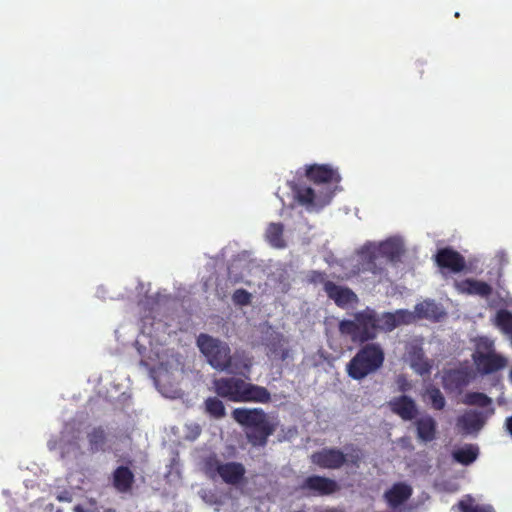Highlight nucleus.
Instances as JSON below:
<instances>
[{
  "label": "nucleus",
  "mask_w": 512,
  "mask_h": 512,
  "mask_svg": "<svg viewBox=\"0 0 512 512\" xmlns=\"http://www.w3.org/2000/svg\"><path fill=\"white\" fill-rule=\"evenodd\" d=\"M405 253L402 241L388 238L379 243L367 242L359 250L355 274L371 273L381 283L388 280L387 263H397Z\"/></svg>",
  "instance_id": "1"
},
{
  "label": "nucleus",
  "mask_w": 512,
  "mask_h": 512,
  "mask_svg": "<svg viewBox=\"0 0 512 512\" xmlns=\"http://www.w3.org/2000/svg\"><path fill=\"white\" fill-rule=\"evenodd\" d=\"M232 417L246 428V438L254 447L266 446L268 438L276 431V424L261 408H235Z\"/></svg>",
  "instance_id": "2"
},
{
  "label": "nucleus",
  "mask_w": 512,
  "mask_h": 512,
  "mask_svg": "<svg viewBox=\"0 0 512 512\" xmlns=\"http://www.w3.org/2000/svg\"><path fill=\"white\" fill-rule=\"evenodd\" d=\"M360 348L346 365V372L353 380L361 381L383 367L385 352L380 343L360 344Z\"/></svg>",
  "instance_id": "3"
},
{
  "label": "nucleus",
  "mask_w": 512,
  "mask_h": 512,
  "mask_svg": "<svg viewBox=\"0 0 512 512\" xmlns=\"http://www.w3.org/2000/svg\"><path fill=\"white\" fill-rule=\"evenodd\" d=\"M339 332L349 336L353 343H371L378 335V314L367 307L355 313L354 319L340 321Z\"/></svg>",
  "instance_id": "4"
},
{
  "label": "nucleus",
  "mask_w": 512,
  "mask_h": 512,
  "mask_svg": "<svg viewBox=\"0 0 512 512\" xmlns=\"http://www.w3.org/2000/svg\"><path fill=\"white\" fill-rule=\"evenodd\" d=\"M472 360L476 370L481 375H489L504 369L508 360L494 350L493 341L488 338H480L476 350L472 354Z\"/></svg>",
  "instance_id": "5"
},
{
  "label": "nucleus",
  "mask_w": 512,
  "mask_h": 512,
  "mask_svg": "<svg viewBox=\"0 0 512 512\" xmlns=\"http://www.w3.org/2000/svg\"><path fill=\"white\" fill-rule=\"evenodd\" d=\"M197 346L213 368L221 371L228 366L231 350L227 343L208 334L201 333L197 337Z\"/></svg>",
  "instance_id": "6"
},
{
  "label": "nucleus",
  "mask_w": 512,
  "mask_h": 512,
  "mask_svg": "<svg viewBox=\"0 0 512 512\" xmlns=\"http://www.w3.org/2000/svg\"><path fill=\"white\" fill-rule=\"evenodd\" d=\"M495 413L490 407L485 411L467 410L456 420V427L463 435L477 434L486 424L487 419Z\"/></svg>",
  "instance_id": "7"
},
{
  "label": "nucleus",
  "mask_w": 512,
  "mask_h": 512,
  "mask_svg": "<svg viewBox=\"0 0 512 512\" xmlns=\"http://www.w3.org/2000/svg\"><path fill=\"white\" fill-rule=\"evenodd\" d=\"M299 490L309 496H329L339 490L338 483L328 477L311 475L299 485Z\"/></svg>",
  "instance_id": "8"
},
{
  "label": "nucleus",
  "mask_w": 512,
  "mask_h": 512,
  "mask_svg": "<svg viewBox=\"0 0 512 512\" xmlns=\"http://www.w3.org/2000/svg\"><path fill=\"white\" fill-rule=\"evenodd\" d=\"M434 258L436 265L442 273L447 271L457 274L466 270V261L464 256L451 247L438 249Z\"/></svg>",
  "instance_id": "9"
},
{
  "label": "nucleus",
  "mask_w": 512,
  "mask_h": 512,
  "mask_svg": "<svg viewBox=\"0 0 512 512\" xmlns=\"http://www.w3.org/2000/svg\"><path fill=\"white\" fill-rule=\"evenodd\" d=\"M245 380L238 377H221L213 380L214 392L221 398L241 402Z\"/></svg>",
  "instance_id": "10"
},
{
  "label": "nucleus",
  "mask_w": 512,
  "mask_h": 512,
  "mask_svg": "<svg viewBox=\"0 0 512 512\" xmlns=\"http://www.w3.org/2000/svg\"><path fill=\"white\" fill-rule=\"evenodd\" d=\"M311 462L322 469H340L347 462L346 455L337 448H323L312 453Z\"/></svg>",
  "instance_id": "11"
},
{
  "label": "nucleus",
  "mask_w": 512,
  "mask_h": 512,
  "mask_svg": "<svg viewBox=\"0 0 512 512\" xmlns=\"http://www.w3.org/2000/svg\"><path fill=\"white\" fill-rule=\"evenodd\" d=\"M413 319V314L405 309H399L395 312H384L378 315V332H391L400 325L410 324Z\"/></svg>",
  "instance_id": "12"
},
{
  "label": "nucleus",
  "mask_w": 512,
  "mask_h": 512,
  "mask_svg": "<svg viewBox=\"0 0 512 512\" xmlns=\"http://www.w3.org/2000/svg\"><path fill=\"white\" fill-rule=\"evenodd\" d=\"M325 293L339 308H346L358 302V296L352 289L337 285L332 281L325 283Z\"/></svg>",
  "instance_id": "13"
},
{
  "label": "nucleus",
  "mask_w": 512,
  "mask_h": 512,
  "mask_svg": "<svg viewBox=\"0 0 512 512\" xmlns=\"http://www.w3.org/2000/svg\"><path fill=\"white\" fill-rule=\"evenodd\" d=\"M388 405L390 410L404 421H411L418 414L416 402L407 395L394 397L388 402Z\"/></svg>",
  "instance_id": "14"
},
{
  "label": "nucleus",
  "mask_w": 512,
  "mask_h": 512,
  "mask_svg": "<svg viewBox=\"0 0 512 512\" xmlns=\"http://www.w3.org/2000/svg\"><path fill=\"white\" fill-rule=\"evenodd\" d=\"M306 177L317 184L321 183H339L341 176L338 171L327 164H313L307 167Z\"/></svg>",
  "instance_id": "15"
},
{
  "label": "nucleus",
  "mask_w": 512,
  "mask_h": 512,
  "mask_svg": "<svg viewBox=\"0 0 512 512\" xmlns=\"http://www.w3.org/2000/svg\"><path fill=\"white\" fill-rule=\"evenodd\" d=\"M412 487L404 482H397L385 491L383 497L388 506L395 509L404 504L411 496Z\"/></svg>",
  "instance_id": "16"
},
{
  "label": "nucleus",
  "mask_w": 512,
  "mask_h": 512,
  "mask_svg": "<svg viewBox=\"0 0 512 512\" xmlns=\"http://www.w3.org/2000/svg\"><path fill=\"white\" fill-rule=\"evenodd\" d=\"M454 286L462 294L477 295L483 298L489 297L493 291L491 285L475 279L455 281Z\"/></svg>",
  "instance_id": "17"
},
{
  "label": "nucleus",
  "mask_w": 512,
  "mask_h": 512,
  "mask_svg": "<svg viewBox=\"0 0 512 512\" xmlns=\"http://www.w3.org/2000/svg\"><path fill=\"white\" fill-rule=\"evenodd\" d=\"M135 482L133 471L127 466H118L112 473V485L119 493H129Z\"/></svg>",
  "instance_id": "18"
},
{
  "label": "nucleus",
  "mask_w": 512,
  "mask_h": 512,
  "mask_svg": "<svg viewBox=\"0 0 512 512\" xmlns=\"http://www.w3.org/2000/svg\"><path fill=\"white\" fill-rule=\"evenodd\" d=\"M242 397L240 403H262L266 404L271 401V393L269 390L257 384L246 382L242 391Z\"/></svg>",
  "instance_id": "19"
},
{
  "label": "nucleus",
  "mask_w": 512,
  "mask_h": 512,
  "mask_svg": "<svg viewBox=\"0 0 512 512\" xmlns=\"http://www.w3.org/2000/svg\"><path fill=\"white\" fill-rule=\"evenodd\" d=\"M216 471L225 483L231 485L238 484L245 475L244 466L238 462L218 463Z\"/></svg>",
  "instance_id": "20"
},
{
  "label": "nucleus",
  "mask_w": 512,
  "mask_h": 512,
  "mask_svg": "<svg viewBox=\"0 0 512 512\" xmlns=\"http://www.w3.org/2000/svg\"><path fill=\"white\" fill-rule=\"evenodd\" d=\"M419 441L428 443L436 439L437 423L430 415H424L414 422Z\"/></svg>",
  "instance_id": "21"
},
{
  "label": "nucleus",
  "mask_w": 512,
  "mask_h": 512,
  "mask_svg": "<svg viewBox=\"0 0 512 512\" xmlns=\"http://www.w3.org/2000/svg\"><path fill=\"white\" fill-rule=\"evenodd\" d=\"M287 340L281 333H273L267 339L268 353L276 359L285 361L290 357V349L286 346Z\"/></svg>",
  "instance_id": "22"
},
{
  "label": "nucleus",
  "mask_w": 512,
  "mask_h": 512,
  "mask_svg": "<svg viewBox=\"0 0 512 512\" xmlns=\"http://www.w3.org/2000/svg\"><path fill=\"white\" fill-rule=\"evenodd\" d=\"M229 364L223 371L234 375H242L248 378L247 374L250 372L252 363L249 358L241 353H234L229 355Z\"/></svg>",
  "instance_id": "23"
},
{
  "label": "nucleus",
  "mask_w": 512,
  "mask_h": 512,
  "mask_svg": "<svg viewBox=\"0 0 512 512\" xmlns=\"http://www.w3.org/2000/svg\"><path fill=\"white\" fill-rule=\"evenodd\" d=\"M87 440L89 444L88 450L90 453L94 454L99 451H105L107 436L103 427H94L89 431L87 433Z\"/></svg>",
  "instance_id": "24"
},
{
  "label": "nucleus",
  "mask_w": 512,
  "mask_h": 512,
  "mask_svg": "<svg viewBox=\"0 0 512 512\" xmlns=\"http://www.w3.org/2000/svg\"><path fill=\"white\" fill-rule=\"evenodd\" d=\"M283 233L284 225L282 223H270L265 232L266 241L274 248H284L286 243Z\"/></svg>",
  "instance_id": "25"
},
{
  "label": "nucleus",
  "mask_w": 512,
  "mask_h": 512,
  "mask_svg": "<svg viewBox=\"0 0 512 512\" xmlns=\"http://www.w3.org/2000/svg\"><path fill=\"white\" fill-rule=\"evenodd\" d=\"M478 455L479 449L473 444H466L452 453L453 459L465 466L472 464Z\"/></svg>",
  "instance_id": "26"
},
{
  "label": "nucleus",
  "mask_w": 512,
  "mask_h": 512,
  "mask_svg": "<svg viewBox=\"0 0 512 512\" xmlns=\"http://www.w3.org/2000/svg\"><path fill=\"white\" fill-rule=\"evenodd\" d=\"M461 512H495L490 504H479L473 497L468 495L458 503Z\"/></svg>",
  "instance_id": "27"
},
{
  "label": "nucleus",
  "mask_w": 512,
  "mask_h": 512,
  "mask_svg": "<svg viewBox=\"0 0 512 512\" xmlns=\"http://www.w3.org/2000/svg\"><path fill=\"white\" fill-rule=\"evenodd\" d=\"M463 403L468 406L492 407V399L482 392H468L464 396Z\"/></svg>",
  "instance_id": "28"
},
{
  "label": "nucleus",
  "mask_w": 512,
  "mask_h": 512,
  "mask_svg": "<svg viewBox=\"0 0 512 512\" xmlns=\"http://www.w3.org/2000/svg\"><path fill=\"white\" fill-rule=\"evenodd\" d=\"M415 313L419 318H437L439 308L433 300H424L415 306Z\"/></svg>",
  "instance_id": "29"
},
{
  "label": "nucleus",
  "mask_w": 512,
  "mask_h": 512,
  "mask_svg": "<svg viewBox=\"0 0 512 512\" xmlns=\"http://www.w3.org/2000/svg\"><path fill=\"white\" fill-rule=\"evenodd\" d=\"M204 405L206 413L215 419H221L226 415L224 404L218 397H208Z\"/></svg>",
  "instance_id": "30"
},
{
  "label": "nucleus",
  "mask_w": 512,
  "mask_h": 512,
  "mask_svg": "<svg viewBox=\"0 0 512 512\" xmlns=\"http://www.w3.org/2000/svg\"><path fill=\"white\" fill-rule=\"evenodd\" d=\"M426 395L435 410H442L445 407L446 400L439 388L430 386L426 389Z\"/></svg>",
  "instance_id": "31"
},
{
  "label": "nucleus",
  "mask_w": 512,
  "mask_h": 512,
  "mask_svg": "<svg viewBox=\"0 0 512 512\" xmlns=\"http://www.w3.org/2000/svg\"><path fill=\"white\" fill-rule=\"evenodd\" d=\"M297 201L304 206H313L315 204V192L311 187H298L295 190Z\"/></svg>",
  "instance_id": "32"
},
{
  "label": "nucleus",
  "mask_w": 512,
  "mask_h": 512,
  "mask_svg": "<svg viewBox=\"0 0 512 512\" xmlns=\"http://www.w3.org/2000/svg\"><path fill=\"white\" fill-rule=\"evenodd\" d=\"M469 374L466 375L461 371H451L445 378L446 386H453L454 388H462L469 383Z\"/></svg>",
  "instance_id": "33"
},
{
  "label": "nucleus",
  "mask_w": 512,
  "mask_h": 512,
  "mask_svg": "<svg viewBox=\"0 0 512 512\" xmlns=\"http://www.w3.org/2000/svg\"><path fill=\"white\" fill-rule=\"evenodd\" d=\"M235 304L244 306L251 302V294L245 289H237L232 295Z\"/></svg>",
  "instance_id": "34"
},
{
  "label": "nucleus",
  "mask_w": 512,
  "mask_h": 512,
  "mask_svg": "<svg viewBox=\"0 0 512 512\" xmlns=\"http://www.w3.org/2000/svg\"><path fill=\"white\" fill-rule=\"evenodd\" d=\"M308 280L310 283H313V284H323L324 290H325V283L329 281L326 279V274L324 272H320V271H312L309 274Z\"/></svg>",
  "instance_id": "35"
},
{
  "label": "nucleus",
  "mask_w": 512,
  "mask_h": 512,
  "mask_svg": "<svg viewBox=\"0 0 512 512\" xmlns=\"http://www.w3.org/2000/svg\"><path fill=\"white\" fill-rule=\"evenodd\" d=\"M396 384L398 390L402 393L408 392L412 388L411 382L404 374H400L396 377Z\"/></svg>",
  "instance_id": "36"
},
{
  "label": "nucleus",
  "mask_w": 512,
  "mask_h": 512,
  "mask_svg": "<svg viewBox=\"0 0 512 512\" xmlns=\"http://www.w3.org/2000/svg\"><path fill=\"white\" fill-rule=\"evenodd\" d=\"M346 457H347L346 464H351L355 467H358L362 460L361 451L358 448H353L352 452L347 454Z\"/></svg>",
  "instance_id": "37"
},
{
  "label": "nucleus",
  "mask_w": 512,
  "mask_h": 512,
  "mask_svg": "<svg viewBox=\"0 0 512 512\" xmlns=\"http://www.w3.org/2000/svg\"><path fill=\"white\" fill-rule=\"evenodd\" d=\"M495 260H496L500 270L503 268V266H505L509 262L508 255L503 250H500L495 254Z\"/></svg>",
  "instance_id": "38"
},
{
  "label": "nucleus",
  "mask_w": 512,
  "mask_h": 512,
  "mask_svg": "<svg viewBox=\"0 0 512 512\" xmlns=\"http://www.w3.org/2000/svg\"><path fill=\"white\" fill-rule=\"evenodd\" d=\"M431 366L427 362H423L422 367L419 369L421 374L428 373L430 371Z\"/></svg>",
  "instance_id": "39"
},
{
  "label": "nucleus",
  "mask_w": 512,
  "mask_h": 512,
  "mask_svg": "<svg viewBox=\"0 0 512 512\" xmlns=\"http://www.w3.org/2000/svg\"><path fill=\"white\" fill-rule=\"evenodd\" d=\"M505 425H506V428L508 430V432L511 434L512 436V416L511 417H508L506 419V422H505Z\"/></svg>",
  "instance_id": "40"
},
{
  "label": "nucleus",
  "mask_w": 512,
  "mask_h": 512,
  "mask_svg": "<svg viewBox=\"0 0 512 512\" xmlns=\"http://www.w3.org/2000/svg\"><path fill=\"white\" fill-rule=\"evenodd\" d=\"M200 431H201V430H200L199 426H196V435H199V434H200Z\"/></svg>",
  "instance_id": "41"
},
{
  "label": "nucleus",
  "mask_w": 512,
  "mask_h": 512,
  "mask_svg": "<svg viewBox=\"0 0 512 512\" xmlns=\"http://www.w3.org/2000/svg\"><path fill=\"white\" fill-rule=\"evenodd\" d=\"M104 512H116V510L109 508V509H106Z\"/></svg>",
  "instance_id": "42"
},
{
  "label": "nucleus",
  "mask_w": 512,
  "mask_h": 512,
  "mask_svg": "<svg viewBox=\"0 0 512 512\" xmlns=\"http://www.w3.org/2000/svg\"><path fill=\"white\" fill-rule=\"evenodd\" d=\"M509 379H510V381L512 382V367H511V370H510V372H509Z\"/></svg>",
  "instance_id": "43"
},
{
  "label": "nucleus",
  "mask_w": 512,
  "mask_h": 512,
  "mask_svg": "<svg viewBox=\"0 0 512 512\" xmlns=\"http://www.w3.org/2000/svg\"><path fill=\"white\" fill-rule=\"evenodd\" d=\"M326 512H341V511L336 510V509H331V510H328V511H326Z\"/></svg>",
  "instance_id": "44"
}]
</instances>
